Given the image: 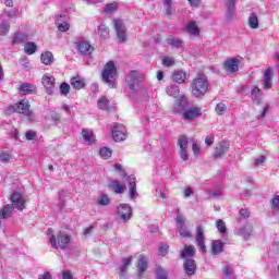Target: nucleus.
<instances>
[{
    "mask_svg": "<svg viewBox=\"0 0 279 279\" xmlns=\"http://www.w3.org/2000/svg\"><path fill=\"white\" fill-rule=\"evenodd\" d=\"M48 239L54 250H68L71 245V234L64 231H60L57 234H52L51 231H48Z\"/></svg>",
    "mask_w": 279,
    "mask_h": 279,
    "instance_id": "f257e3e1",
    "label": "nucleus"
},
{
    "mask_svg": "<svg viewBox=\"0 0 279 279\" xmlns=\"http://www.w3.org/2000/svg\"><path fill=\"white\" fill-rule=\"evenodd\" d=\"M209 86L208 76L199 74L191 83L192 95L194 97H204L208 93Z\"/></svg>",
    "mask_w": 279,
    "mask_h": 279,
    "instance_id": "f03ea898",
    "label": "nucleus"
},
{
    "mask_svg": "<svg viewBox=\"0 0 279 279\" xmlns=\"http://www.w3.org/2000/svg\"><path fill=\"white\" fill-rule=\"evenodd\" d=\"M114 77H117V65H114V61H109L102 71V81L114 87Z\"/></svg>",
    "mask_w": 279,
    "mask_h": 279,
    "instance_id": "7ed1b4c3",
    "label": "nucleus"
},
{
    "mask_svg": "<svg viewBox=\"0 0 279 279\" xmlns=\"http://www.w3.org/2000/svg\"><path fill=\"white\" fill-rule=\"evenodd\" d=\"M112 138L116 143H123L128 138V129H125V125L119 123L113 124Z\"/></svg>",
    "mask_w": 279,
    "mask_h": 279,
    "instance_id": "20e7f679",
    "label": "nucleus"
},
{
    "mask_svg": "<svg viewBox=\"0 0 279 279\" xmlns=\"http://www.w3.org/2000/svg\"><path fill=\"white\" fill-rule=\"evenodd\" d=\"M41 85L45 88V93L53 95L56 92V77L49 73H46L41 77Z\"/></svg>",
    "mask_w": 279,
    "mask_h": 279,
    "instance_id": "39448f33",
    "label": "nucleus"
},
{
    "mask_svg": "<svg viewBox=\"0 0 279 279\" xmlns=\"http://www.w3.org/2000/svg\"><path fill=\"white\" fill-rule=\"evenodd\" d=\"M13 108L15 112H19L20 114H24V117H26L28 121H34V112L29 110V101L21 100Z\"/></svg>",
    "mask_w": 279,
    "mask_h": 279,
    "instance_id": "423d86ee",
    "label": "nucleus"
},
{
    "mask_svg": "<svg viewBox=\"0 0 279 279\" xmlns=\"http://www.w3.org/2000/svg\"><path fill=\"white\" fill-rule=\"evenodd\" d=\"M117 215H118V218L121 220V221H130V219H132V207L128 204H120L118 207H117Z\"/></svg>",
    "mask_w": 279,
    "mask_h": 279,
    "instance_id": "0eeeda50",
    "label": "nucleus"
},
{
    "mask_svg": "<svg viewBox=\"0 0 279 279\" xmlns=\"http://www.w3.org/2000/svg\"><path fill=\"white\" fill-rule=\"evenodd\" d=\"M205 241H206V235H204V227L198 226L196 228L195 242H196V245H197L201 254H206Z\"/></svg>",
    "mask_w": 279,
    "mask_h": 279,
    "instance_id": "6e6552de",
    "label": "nucleus"
},
{
    "mask_svg": "<svg viewBox=\"0 0 279 279\" xmlns=\"http://www.w3.org/2000/svg\"><path fill=\"white\" fill-rule=\"evenodd\" d=\"M141 80H143V75L138 73V71H131L125 78V82L131 90H134L138 84H141Z\"/></svg>",
    "mask_w": 279,
    "mask_h": 279,
    "instance_id": "1a4fd4ad",
    "label": "nucleus"
},
{
    "mask_svg": "<svg viewBox=\"0 0 279 279\" xmlns=\"http://www.w3.org/2000/svg\"><path fill=\"white\" fill-rule=\"evenodd\" d=\"M113 27L116 29L119 40H121V43H125L128 40V37L125 35L126 28L122 20H113Z\"/></svg>",
    "mask_w": 279,
    "mask_h": 279,
    "instance_id": "9d476101",
    "label": "nucleus"
},
{
    "mask_svg": "<svg viewBox=\"0 0 279 279\" xmlns=\"http://www.w3.org/2000/svg\"><path fill=\"white\" fill-rule=\"evenodd\" d=\"M239 59H227L223 63V69L227 73H236L239 71Z\"/></svg>",
    "mask_w": 279,
    "mask_h": 279,
    "instance_id": "9b49d317",
    "label": "nucleus"
},
{
    "mask_svg": "<svg viewBox=\"0 0 279 279\" xmlns=\"http://www.w3.org/2000/svg\"><path fill=\"white\" fill-rule=\"evenodd\" d=\"M197 117H202V109L199 107H192L183 112V119L186 121H193Z\"/></svg>",
    "mask_w": 279,
    "mask_h": 279,
    "instance_id": "f8f14e48",
    "label": "nucleus"
},
{
    "mask_svg": "<svg viewBox=\"0 0 279 279\" xmlns=\"http://www.w3.org/2000/svg\"><path fill=\"white\" fill-rule=\"evenodd\" d=\"M253 232H254V227H252V225L250 223H246L244 227L236 229L234 231V234H236L238 236H242L243 239H250Z\"/></svg>",
    "mask_w": 279,
    "mask_h": 279,
    "instance_id": "ddd939ff",
    "label": "nucleus"
},
{
    "mask_svg": "<svg viewBox=\"0 0 279 279\" xmlns=\"http://www.w3.org/2000/svg\"><path fill=\"white\" fill-rule=\"evenodd\" d=\"M93 46L88 44V41H81L77 45V51L78 53H82V56H90L93 53Z\"/></svg>",
    "mask_w": 279,
    "mask_h": 279,
    "instance_id": "4468645a",
    "label": "nucleus"
},
{
    "mask_svg": "<svg viewBox=\"0 0 279 279\" xmlns=\"http://www.w3.org/2000/svg\"><path fill=\"white\" fill-rule=\"evenodd\" d=\"M183 267L187 276H193L195 274V269H197V266L195 265V259L191 258L185 259Z\"/></svg>",
    "mask_w": 279,
    "mask_h": 279,
    "instance_id": "2eb2a0df",
    "label": "nucleus"
},
{
    "mask_svg": "<svg viewBox=\"0 0 279 279\" xmlns=\"http://www.w3.org/2000/svg\"><path fill=\"white\" fill-rule=\"evenodd\" d=\"M230 148V143L228 142H221L215 150L214 154V158H221V156H223L226 154V151H228V149Z\"/></svg>",
    "mask_w": 279,
    "mask_h": 279,
    "instance_id": "dca6fc26",
    "label": "nucleus"
},
{
    "mask_svg": "<svg viewBox=\"0 0 279 279\" xmlns=\"http://www.w3.org/2000/svg\"><path fill=\"white\" fill-rule=\"evenodd\" d=\"M185 32H187L190 36H194L196 38L197 36H199L201 29H199V26H197V23H195L194 21H191L186 24Z\"/></svg>",
    "mask_w": 279,
    "mask_h": 279,
    "instance_id": "f3484780",
    "label": "nucleus"
},
{
    "mask_svg": "<svg viewBox=\"0 0 279 279\" xmlns=\"http://www.w3.org/2000/svg\"><path fill=\"white\" fill-rule=\"evenodd\" d=\"M128 182L130 184V197L131 199H136L138 197V193L136 192V177L130 175Z\"/></svg>",
    "mask_w": 279,
    "mask_h": 279,
    "instance_id": "a211bd4d",
    "label": "nucleus"
},
{
    "mask_svg": "<svg viewBox=\"0 0 279 279\" xmlns=\"http://www.w3.org/2000/svg\"><path fill=\"white\" fill-rule=\"evenodd\" d=\"M186 106H189V99L186 98V96H180L174 104V110L175 112H182V110H184V108H186Z\"/></svg>",
    "mask_w": 279,
    "mask_h": 279,
    "instance_id": "6ab92c4d",
    "label": "nucleus"
},
{
    "mask_svg": "<svg viewBox=\"0 0 279 279\" xmlns=\"http://www.w3.org/2000/svg\"><path fill=\"white\" fill-rule=\"evenodd\" d=\"M110 196L106 193H100L95 199L96 206H110Z\"/></svg>",
    "mask_w": 279,
    "mask_h": 279,
    "instance_id": "aec40b11",
    "label": "nucleus"
},
{
    "mask_svg": "<svg viewBox=\"0 0 279 279\" xmlns=\"http://www.w3.org/2000/svg\"><path fill=\"white\" fill-rule=\"evenodd\" d=\"M226 244L221 240H214L211 242V254L217 256V254H221L223 252V246Z\"/></svg>",
    "mask_w": 279,
    "mask_h": 279,
    "instance_id": "412c9836",
    "label": "nucleus"
},
{
    "mask_svg": "<svg viewBox=\"0 0 279 279\" xmlns=\"http://www.w3.org/2000/svg\"><path fill=\"white\" fill-rule=\"evenodd\" d=\"M172 81L177 84H184L186 82V72L177 70L172 74Z\"/></svg>",
    "mask_w": 279,
    "mask_h": 279,
    "instance_id": "4be33fe9",
    "label": "nucleus"
},
{
    "mask_svg": "<svg viewBox=\"0 0 279 279\" xmlns=\"http://www.w3.org/2000/svg\"><path fill=\"white\" fill-rule=\"evenodd\" d=\"M109 189L113 191L117 195H121V193H125V184H121L119 181H112L109 183Z\"/></svg>",
    "mask_w": 279,
    "mask_h": 279,
    "instance_id": "5701e85b",
    "label": "nucleus"
},
{
    "mask_svg": "<svg viewBox=\"0 0 279 279\" xmlns=\"http://www.w3.org/2000/svg\"><path fill=\"white\" fill-rule=\"evenodd\" d=\"M70 84L75 90H82L86 86V83L80 76L72 77Z\"/></svg>",
    "mask_w": 279,
    "mask_h": 279,
    "instance_id": "b1692460",
    "label": "nucleus"
},
{
    "mask_svg": "<svg viewBox=\"0 0 279 279\" xmlns=\"http://www.w3.org/2000/svg\"><path fill=\"white\" fill-rule=\"evenodd\" d=\"M166 93L169 95V97H173L174 99H178L180 96V86L175 84H170L166 87Z\"/></svg>",
    "mask_w": 279,
    "mask_h": 279,
    "instance_id": "393cba45",
    "label": "nucleus"
},
{
    "mask_svg": "<svg viewBox=\"0 0 279 279\" xmlns=\"http://www.w3.org/2000/svg\"><path fill=\"white\" fill-rule=\"evenodd\" d=\"M225 5L227 8L228 19H232L234 16L236 0H226Z\"/></svg>",
    "mask_w": 279,
    "mask_h": 279,
    "instance_id": "a878e982",
    "label": "nucleus"
},
{
    "mask_svg": "<svg viewBox=\"0 0 279 279\" xmlns=\"http://www.w3.org/2000/svg\"><path fill=\"white\" fill-rule=\"evenodd\" d=\"M271 77H274V71L269 68L264 72V88H271Z\"/></svg>",
    "mask_w": 279,
    "mask_h": 279,
    "instance_id": "bb28decb",
    "label": "nucleus"
},
{
    "mask_svg": "<svg viewBox=\"0 0 279 279\" xmlns=\"http://www.w3.org/2000/svg\"><path fill=\"white\" fill-rule=\"evenodd\" d=\"M62 19H64V16L60 15L58 19H57V27L59 29V32H69L70 27H71V24H69V22L66 21H63Z\"/></svg>",
    "mask_w": 279,
    "mask_h": 279,
    "instance_id": "cd10ccee",
    "label": "nucleus"
},
{
    "mask_svg": "<svg viewBox=\"0 0 279 279\" xmlns=\"http://www.w3.org/2000/svg\"><path fill=\"white\" fill-rule=\"evenodd\" d=\"M40 60L43 64H45L46 66H49L53 64V53H51V51L43 52L40 56Z\"/></svg>",
    "mask_w": 279,
    "mask_h": 279,
    "instance_id": "c85d7f7f",
    "label": "nucleus"
},
{
    "mask_svg": "<svg viewBox=\"0 0 279 279\" xmlns=\"http://www.w3.org/2000/svg\"><path fill=\"white\" fill-rule=\"evenodd\" d=\"M20 90L25 95H32L33 93H36V85L24 83L20 86Z\"/></svg>",
    "mask_w": 279,
    "mask_h": 279,
    "instance_id": "c756f323",
    "label": "nucleus"
},
{
    "mask_svg": "<svg viewBox=\"0 0 279 279\" xmlns=\"http://www.w3.org/2000/svg\"><path fill=\"white\" fill-rule=\"evenodd\" d=\"M82 136H83L85 143H87V145H93V143H95V134L93 133V131L83 130Z\"/></svg>",
    "mask_w": 279,
    "mask_h": 279,
    "instance_id": "7c9ffc66",
    "label": "nucleus"
},
{
    "mask_svg": "<svg viewBox=\"0 0 279 279\" xmlns=\"http://www.w3.org/2000/svg\"><path fill=\"white\" fill-rule=\"evenodd\" d=\"M130 265H132V257L122 259V266L119 268L120 276H125V274H128V267H130Z\"/></svg>",
    "mask_w": 279,
    "mask_h": 279,
    "instance_id": "2f4dec72",
    "label": "nucleus"
},
{
    "mask_svg": "<svg viewBox=\"0 0 279 279\" xmlns=\"http://www.w3.org/2000/svg\"><path fill=\"white\" fill-rule=\"evenodd\" d=\"M137 269L140 274H145V270L147 269V257L141 255L137 262Z\"/></svg>",
    "mask_w": 279,
    "mask_h": 279,
    "instance_id": "473e14b6",
    "label": "nucleus"
},
{
    "mask_svg": "<svg viewBox=\"0 0 279 279\" xmlns=\"http://www.w3.org/2000/svg\"><path fill=\"white\" fill-rule=\"evenodd\" d=\"M97 34L100 36V38H108V36H110V29L108 26H106V24H100L98 26Z\"/></svg>",
    "mask_w": 279,
    "mask_h": 279,
    "instance_id": "72a5a7b5",
    "label": "nucleus"
},
{
    "mask_svg": "<svg viewBox=\"0 0 279 279\" xmlns=\"http://www.w3.org/2000/svg\"><path fill=\"white\" fill-rule=\"evenodd\" d=\"M248 27H251V29H258V15H256V13H251L248 17Z\"/></svg>",
    "mask_w": 279,
    "mask_h": 279,
    "instance_id": "f704fd0d",
    "label": "nucleus"
},
{
    "mask_svg": "<svg viewBox=\"0 0 279 279\" xmlns=\"http://www.w3.org/2000/svg\"><path fill=\"white\" fill-rule=\"evenodd\" d=\"M36 44L35 43H26L25 46H24V52L27 54V56H34V53H36Z\"/></svg>",
    "mask_w": 279,
    "mask_h": 279,
    "instance_id": "c9c22d12",
    "label": "nucleus"
},
{
    "mask_svg": "<svg viewBox=\"0 0 279 279\" xmlns=\"http://www.w3.org/2000/svg\"><path fill=\"white\" fill-rule=\"evenodd\" d=\"M167 44L177 49L182 47V40L178 37L170 36L167 38Z\"/></svg>",
    "mask_w": 279,
    "mask_h": 279,
    "instance_id": "e433bc0d",
    "label": "nucleus"
},
{
    "mask_svg": "<svg viewBox=\"0 0 279 279\" xmlns=\"http://www.w3.org/2000/svg\"><path fill=\"white\" fill-rule=\"evenodd\" d=\"M110 106V100L108 99V97L102 96L98 99V108L100 110H108Z\"/></svg>",
    "mask_w": 279,
    "mask_h": 279,
    "instance_id": "4c0bfd02",
    "label": "nucleus"
},
{
    "mask_svg": "<svg viewBox=\"0 0 279 279\" xmlns=\"http://www.w3.org/2000/svg\"><path fill=\"white\" fill-rule=\"evenodd\" d=\"M99 156L102 160H108L109 158H112V149L109 147H102L100 148Z\"/></svg>",
    "mask_w": 279,
    "mask_h": 279,
    "instance_id": "58836bf2",
    "label": "nucleus"
},
{
    "mask_svg": "<svg viewBox=\"0 0 279 279\" xmlns=\"http://www.w3.org/2000/svg\"><path fill=\"white\" fill-rule=\"evenodd\" d=\"M251 99L254 101V104H260V89L258 87H253Z\"/></svg>",
    "mask_w": 279,
    "mask_h": 279,
    "instance_id": "ea45409f",
    "label": "nucleus"
},
{
    "mask_svg": "<svg viewBox=\"0 0 279 279\" xmlns=\"http://www.w3.org/2000/svg\"><path fill=\"white\" fill-rule=\"evenodd\" d=\"M186 256H195V246L190 245L184 247V250L181 253V257L186 258Z\"/></svg>",
    "mask_w": 279,
    "mask_h": 279,
    "instance_id": "a19ab883",
    "label": "nucleus"
},
{
    "mask_svg": "<svg viewBox=\"0 0 279 279\" xmlns=\"http://www.w3.org/2000/svg\"><path fill=\"white\" fill-rule=\"evenodd\" d=\"M178 145L180 149H189V137L181 135L178 140Z\"/></svg>",
    "mask_w": 279,
    "mask_h": 279,
    "instance_id": "79ce46f5",
    "label": "nucleus"
},
{
    "mask_svg": "<svg viewBox=\"0 0 279 279\" xmlns=\"http://www.w3.org/2000/svg\"><path fill=\"white\" fill-rule=\"evenodd\" d=\"M216 228H217L218 232H220V234H226V232H228V228L226 227L225 221L221 219H218L216 221Z\"/></svg>",
    "mask_w": 279,
    "mask_h": 279,
    "instance_id": "37998d69",
    "label": "nucleus"
},
{
    "mask_svg": "<svg viewBox=\"0 0 279 279\" xmlns=\"http://www.w3.org/2000/svg\"><path fill=\"white\" fill-rule=\"evenodd\" d=\"M10 158H12V154L9 150H0L1 162H10Z\"/></svg>",
    "mask_w": 279,
    "mask_h": 279,
    "instance_id": "c03bdc74",
    "label": "nucleus"
},
{
    "mask_svg": "<svg viewBox=\"0 0 279 279\" xmlns=\"http://www.w3.org/2000/svg\"><path fill=\"white\" fill-rule=\"evenodd\" d=\"M118 8V4L117 2H112V3H109L107 4L105 8H104V12L106 14H112V12H114Z\"/></svg>",
    "mask_w": 279,
    "mask_h": 279,
    "instance_id": "a18cd8bd",
    "label": "nucleus"
},
{
    "mask_svg": "<svg viewBox=\"0 0 279 279\" xmlns=\"http://www.w3.org/2000/svg\"><path fill=\"white\" fill-rule=\"evenodd\" d=\"M156 274L157 279H167L169 276V272H167V270H165L162 267H158Z\"/></svg>",
    "mask_w": 279,
    "mask_h": 279,
    "instance_id": "49530a36",
    "label": "nucleus"
},
{
    "mask_svg": "<svg viewBox=\"0 0 279 279\" xmlns=\"http://www.w3.org/2000/svg\"><path fill=\"white\" fill-rule=\"evenodd\" d=\"M266 160H267V158L262 155V156L255 158L253 165H254V167H263V165H265Z\"/></svg>",
    "mask_w": 279,
    "mask_h": 279,
    "instance_id": "de8ad7c7",
    "label": "nucleus"
},
{
    "mask_svg": "<svg viewBox=\"0 0 279 279\" xmlns=\"http://www.w3.org/2000/svg\"><path fill=\"white\" fill-rule=\"evenodd\" d=\"M179 234L181 236H185L186 239L191 238V231H189V229H186V226H181L179 229Z\"/></svg>",
    "mask_w": 279,
    "mask_h": 279,
    "instance_id": "09e8293b",
    "label": "nucleus"
},
{
    "mask_svg": "<svg viewBox=\"0 0 279 279\" xmlns=\"http://www.w3.org/2000/svg\"><path fill=\"white\" fill-rule=\"evenodd\" d=\"M70 90H71V85H69L68 83H62L60 85L61 95L66 96V95H69Z\"/></svg>",
    "mask_w": 279,
    "mask_h": 279,
    "instance_id": "8fccbe9b",
    "label": "nucleus"
},
{
    "mask_svg": "<svg viewBox=\"0 0 279 279\" xmlns=\"http://www.w3.org/2000/svg\"><path fill=\"white\" fill-rule=\"evenodd\" d=\"M8 32H10V24L8 23L0 24V36H5Z\"/></svg>",
    "mask_w": 279,
    "mask_h": 279,
    "instance_id": "3c124183",
    "label": "nucleus"
},
{
    "mask_svg": "<svg viewBox=\"0 0 279 279\" xmlns=\"http://www.w3.org/2000/svg\"><path fill=\"white\" fill-rule=\"evenodd\" d=\"M27 35L19 33L14 36V43H26Z\"/></svg>",
    "mask_w": 279,
    "mask_h": 279,
    "instance_id": "603ef678",
    "label": "nucleus"
},
{
    "mask_svg": "<svg viewBox=\"0 0 279 279\" xmlns=\"http://www.w3.org/2000/svg\"><path fill=\"white\" fill-rule=\"evenodd\" d=\"M227 110V107H226V104L223 102H219L217 106H216V112L217 114L221 116L223 114V112H226Z\"/></svg>",
    "mask_w": 279,
    "mask_h": 279,
    "instance_id": "864d4df0",
    "label": "nucleus"
},
{
    "mask_svg": "<svg viewBox=\"0 0 279 279\" xmlns=\"http://www.w3.org/2000/svg\"><path fill=\"white\" fill-rule=\"evenodd\" d=\"M179 156L182 160L186 162V160H189V148H181Z\"/></svg>",
    "mask_w": 279,
    "mask_h": 279,
    "instance_id": "5fc2aeb1",
    "label": "nucleus"
},
{
    "mask_svg": "<svg viewBox=\"0 0 279 279\" xmlns=\"http://www.w3.org/2000/svg\"><path fill=\"white\" fill-rule=\"evenodd\" d=\"M169 252V245H167V244H161L160 246H159V254L161 255V256H167V253Z\"/></svg>",
    "mask_w": 279,
    "mask_h": 279,
    "instance_id": "6e6d98bb",
    "label": "nucleus"
},
{
    "mask_svg": "<svg viewBox=\"0 0 279 279\" xmlns=\"http://www.w3.org/2000/svg\"><path fill=\"white\" fill-rule=\"evenodd\" d=\"M271 205H272V208L275 210H278L279 211V195H276L272 199H271Z\"/></svg>",
    "mask_w": 279,
    "mask_h": 279,
    "instance_id": "4d7b16f0",
    "label": "nucleus"
},
{
    "mask_svg": "<svg viewBox=\"0 0 279 279\" xmlns=\"http://www.w3.org/2000/svg\"><path fill=\"white\" fill-rule=\"evenodd\" d=\"M192 149H193L194 156H199V151H202V149L199 148V145L197 144V142H193Z\"/></svg>",
    "mask_w": 279,
    "mask_h": 279,
    "instance_id": "13d9d810",
    "label": "nucleus"
},
{
    "mask_svg": "<svg viewBox=\"0 0 279 279\" xmlns=\"http://www.w3.org/2000/svg\"><path fill=\"white\" fill-rule=\"evenodd\" d=\"M213 143H215V135H207L205 137V144L207 145V147H210V145H213Z\"/></svg>",
    "mask_w": 279,
    "mask_h": 279,
    "instance_id": "bf43d9fd",
    "label": "nucleus"
},
{
    "mask_svg": "<svg viewBox=\"0 0 279 279\" xmlns=\"http://www.w3.org/2000/svg\"><path fill=\"white\" fill-rule=\"evenodd\" d=\"M26 138H27V141H36V132L27 131L26 132Z\"/></svg>",
    "mask_w": 279,
    "mask_h": 279,
    "instance_id": "052dcab7",
    "label": "nucleus"
},
{
    "mask_svg": "<svg viewBox=\"0 0 279 279\" xmlns=\"http://www.w3.org/2000/svg\"><path fill=\"white\" fill-rule=\"evenodd\" d=\"M162 64L165 66H173V64H175V61L173 59L166 58L162 60Z\"/></svg>",
    "mask_w": 279,
    "mask_h": 279,
    "instance_id": "680f3d73",
    "label": "nucleus"
},
{
    "mask_svg": "<svg viewBox=\"0 0 279 279\" xmlns=\"http://www.w3.org/2000/svg\"><path fill=\"white\" fill-rule=\"evenodd\" d=\"M232 274H233V270L228 265H226L225 268H223V275L227 278H230V276H232Z\"/></svg>",
    "mask_w": 279,
    "mask_h": 279,
    "instance_id": "e2e57ef3",
    "label": "nucleus"
},
{
    "mask_svg": "<svg viewBox=\"0 0 279 279\" xmlns=\"http://www.w3.org/2000/svg\"><path fill=\"white\" fill-rule=\"evenodd\" d=\"M193 195V189L192 187H185L183 191V197H191Z\"/></svg>",
    "mask_w": 279,
    "mask_h": 279,
    "instance_id": "0e129e2a",
    "label": "nucleus"
},
{
    "mask_svg": "<svg viewBox=\"0 0 279 279\" xmlns=\"http://www.w3.org/2000/svg\"><path fill=\"white\" fill-rule=\"evenodd\" d=\"M240 217H242V219H247L250 217V210H247L246 208L241 209Z\"/></svg>",
    "mask_w": 279,
    "mask_h": 279,
    "instance_id": "69168bd1",
    "label": "nucleus"
},
{
    "mask_svg": "<svg viewBox=\"0 0 279 279\" xmlns=\"http://www.w3.org/2000/svg\"><path fill=\"white\" fill-rule=\"evenodd\" d=\"M20 64L24 66L25 69H29V59L23 58L20 60Z\"/></svg>",
    "mask_w": 279,
    "mask_h": 279,
    "instance_id": "338daca9",
    "label": "nucleus"
},
{
    "mask_svg": "<svg viewBox=\"0 0 279 279\" xmlns=\"http://www.w3.org/2000/svg\"><path fill=\"white\" fill-rule=\"evenodd\" d=\"M62 279H73V275H71V271L69 270L63 271Z\"/></svg>",
    "mask_w": 279,
    "mask_h": 279,
    "instance_id": "774afa93",
    "label": "nucleus"
}]
</instances>
